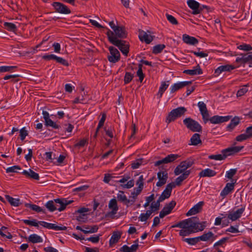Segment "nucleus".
I'll list each match as a JSON object with an SVG mask.
<instances>
[{"instance_id": "4468645a", "label": "nucleus", "mask_w": 252, "mask_h": 252, "mask_svg": "<svg viewBox=\"0 0 252 252\" xmlns=\"http://www.w3.org/2000/svg\"><path fill=\"white\" fill-rule=\"evenodd\" d=\"M188 6L192 10V14L197 15L200 13V4L195 0H187V1Z\"/></svg>"}, {"instance_id": "cd10ccee", "label": "nucleus", "mask_w": 252, "mask_h": 252, "mask_svg": "<svg viewBox=\"0 0 252 252\" xmlns=\"http://www.w3.org/2000/svg\"><path fill=\"white\" fill-rule=\"evenodd\" d=\"M138 247V244H133L130 247L125 245L120 249V251L121 252H136Z\"/></svg>"}, {"instance_id": "9d476101", "label": "nucleus", "mask_w": 252, "mask_h": 252, "mask_svg": "<svg viewBox=\"0 0 252 252\" xmlns=\"http://www.w3.org/2000/svg\"><path fill=\"white\" fill-rule=\"evenodd\" d=\"M180 157V156L178 154H170L162 159L155 162L154 165L157 167L159 166L162 164H167L173 162Z\"/></svg>"}, {"instance_id": "774afa93", "label": "nucleus", "mask_w": 252, "mask_h": 252, "mask_svg": "<svg viewBox=\"0 0 252 252\" xmlns=\"http://www.w3.org/2000/svg\"><path fill=\"white\" fill-rule=\"evenodd\" d=\"M160 203L158 201L153 202L151 205V209L154 210V211H157L159 209Z\"/></svg>"}, {"instance_id": "4c0bfd02", "label": "nucleus", "mask_w": 252, "mask_h": 252, "mask_svg": "<svg viewBox=\"0 0 252 252\" xmlns=\"http://www.w3.org/2000/svg\"><path fill=\"white\" fill-rule=\"evenodd\" d=\"M176 204V202L175 201L172 200L168 204H166L163 207V209L166 211L168 214H169L175 207Z\"/></svg>"}, {"instance_id": "dca6fc26", "label": "nucleus", "mask_w": 252, "mask_h": 252, "mask_svg": "<svg viewBox=\"0 0 252 252\" xmlns=\"http://www.w3.org/2000/svg\"><path fill=\"white\" fill-rule=\"evenodd\" d=\"M158 181L157 183L156 186L160 187L166 184L168 179V173L166 171H160L157 174Z\"/></svg>"}, {"instance_id": "864d4df0", "label": "nucleus", "mask_w": 252, "mask_h": 252, "mask_svg": "<svg viewBox=\"0 0 252 252\" xmlns=\"http://www.w3.org/2000/svg\"><path fill=\"white\" fill-rule=\"evenodd\" d=\"M134 185V180H131L127 182L126 184H121L120 186V187H121L122 189H130L133 187Z\"/></svg>"}, {"instance_id": "c9c22d12", "label": "nucleus", "mask_w": 252, "mask_h": 252, "mask_svg": "<svg viewBox=\"0 0 252 252\" xmlns=\"http://www.w3.org/2000/svg\"><path fill=\"white\" fill-rule=\"evenodd\" d=\"M248 55V54H240V57L236 58V62L241 64H245L249 62Z\"/></svg>"}, {"instance_id": "3c124183", "label": "nucleus", "mask_w": 252, "mask_h": 252, "mask_svg": "<svg viewBox=\"0 0 252 252\" xmlns=\"http://www.w3.org/2000/svg\"><path fill=\"white\" fill-rule=\"evenodd\" d=\"M238 48L240 50H242L245 51H250L252 50V47L250 44L243 43L238 46Z\"/></svg>"}, {"instance_id": "052dcab7", "label": "nucleus", "mask_w": 252, "mask_h": 252, "mask_svg": "<svg viewBox=\"0 0 252 252\" xmlns=\"http://www.w3.org/2000/svg\"><path fill=\"white\" fill-rule=\"evenodd\" d=\"M197 105L199 108L200 113H203L204 111H207V110H208L207 109L206 105L204 102L199 101Z\"/></svg>"}, {"instance_id": "0eeeda50", "label": "nucleus", "mask_w": 252, "mask_h": 252, "mask_svg": "<svg viewBox=\"0 0 252 252\" xmlns=\"http://www.w3.org/2000/svg\"><path fill=\"white\" fill-rule=\"evenodd\" d=\"M183 124L188 129L192 132H201L202 131V126L199 123L190 117L183 120Z\"/></svg>"}, {"instance_id": "de8ad7c7", "label": "nucleus", "mask_w": 252, "mask_h": 252, "mask_svg": "<svg viewBox=\"0 0 252 252\" xmlns=\"http://www.w3.org/2000/svg\"><path fill=\"white\" fill-rule=\"evenodd\" d=\"M142 68V65L141 64H138V69L137 71V75L139 77V80L141 82H142V81L143 80L144 78L145 77V75H144V73H143Z\"/></svg>"}, {"instance_id": "2f4dec72", "label": "nucleus", "mask_w": 252, "mask_h": 252, "mask_svg": "<svg viewBox=\"0 0 252 252\" xmlns=\"http://www.w3.org/2000/svg\"><path fill=\"white\" fill-rule=\"evenodd\" d=\"M121 236V233L118 232H114L109 240V245L112 246L113 244L117 243Z\"/></svg>"}, {"instance_id": "393cba45", "label": "nucleus", "mask_w": 252, "mask_h": 252, "mask_svg": "<svg viewBox=\"0 0 252 252\" xmlns=\"http://www.w3.org/2000/svg\"><path fill=\"white\" fill-rule=\"evenodd\" d=\"M234 183H228L220 192V196L225 197L231 192L234 188Z\"/></svg>"}, {"instance_id": "20e7f679", "label": "nucleus", "mask_w": 252, "mask_h": 252, "mask_svg": "<svg viewBox=\"0 0 252 252\" xmlns=\"http://www.w3.org/2000/svg\"><path fill=\"white\" fill-rule=\"evenodd\" d=\"M109 41L117 47L125 56H127L129 52V45L127 41L117 39L115 37L109 36Z\"/></svg>"}, {"instance_id": "5701e85b", "label": "nucleus", "mask_w": 252, "mask_h": 252, "mask_svg": "<svg viewBox=\"0 0 252 252\" xmlns=\"http://www.w3.org/2000/svg\"><path fill=\"white\" fill-rule=\"evenodd\" d=\"M139 38L141 41H144L147 44L150 43L153 40V37L148 34L144 31H141L139 32Z\"/></svg>"}, {"instance_id": "0e129e2a", "label": "nucleus", "mask_w": 252, "mask_h": 252, "mask_svg": "<svg viewBox=\"0 0 252 252\" xmlns=\"http://www.w3.org/2000/svg\"><path fill=\"white\" fill-rule=\"evenodd\" d=\"M201 114L202 116V119L204 123L206 124L208 121H210V118H209V114L208 110H207V111H204Z\"/></svg>"}, {"instance_id": "6e6d98bb", "label": "nucleus", "mask_w": 252, "mask_h": 252, "mask_svg": "<svg viewBox=\"0 0 252 252\" xmlns=\"http://www.w3.org/2000/svg\"><path fill=\"white\" fill-rule=\"evenodd\" d=\"M98 227L96 225H90V228H89V230H85L84 231V234H89V233H95L98 231Z\"/></svg>"}, {"instance_id": "e2e57ef3", "label": "nucleus", "mask_w": 252, "mask_h": 252, "mask_svg": "<svg viewBox=\"0 0 252 252\" xmlns=\"http://www.w3.org/2000/svg\"><path fill=\"white\" fill-rule=\"evenodd\" d=\"M57 57L58 56H56L54 54H50V55L46 54V55L43 56L42 59L45 60H47V61H50V60H52L56 61Z\"/></svg>"}, {"instance_id": "a211bd4d", "label": "nucleus", "mask_w": 252, "mask_h": 252, "mask_svg": "<svg viewBox=\"0 0 252 252\" xmlns=\"http://www.w3.org/2000/svg\"><path fill=\"white\" fill-rule=\"evenodd\" d=\"M192 83V81H184V82H180L174 84L170 87V92L171 93H173L184 87H185Z\"/></svg>"}, {"instance_id": "c03bdc74", "label": "nucleus", "mask_w": 252, "mask_h": 252, "mask_svg": "<svg viewBox=\"0 0 252 252\" xmlns=\"http://www.w3.org/2000/svg\"><path fill=\"white\" fill-rule=\"evenodd\" d=\"M229 237H223L216 243L214 244V248L215 249H217L218 246H221L224 245L225 243L229 240Z\"/></svg>"}, {"instance_id": "bb28decb", "label": "nucleus", "mask_w": 252, "mask_h": 252, "mask_svg": "<svg viewBox=\"0 0 252 252\" xmlns=\"http://www.w3.org/2000/svg\"><path fill=\"white\" fill-rule=\"evenodd\" d=\"M217 172L215 171L210 168H207L202 170L198 175L200 177H212L215 176Z\"/></svg>"}, {"instance_id": "39448f33", "label": "nucleus", "mask_w": 252, "mask_h": 252, "mask_svg": "<svg viewBox=\"0 0 252 252\" xmlns=\"http://www.w3.org/2000/svg\"><path fill=\"white\" fill-rule=\"evenodd\" d=\"M187 111V108L182 106L173 109L166 117V123L169 124L171 122L175 121L177 118L184 116Z\"/></svg>"}, {"instance_id": "8fccbe9b", "label": "nucleus", "mask_w": 252, "mask_h": 252, "mask_svg": "<svg viewBox=\"0 0 252 252\" xmlns=\"http://www.w3.org/2000/svg\"><path fill=\"white\" fill-rule=\"evenodd\" d=\"M166 18L167 20L172 24L174 25H177L178 24V21L176 19L171 15H170L168 13L165 14Z\"/></svg>"}, {"instance_id": "b1692460", "label": "nucleus", "mask_w": 252, "mask_h": 252, "mask_svg": "<svg viewBox=\"0 0 252 252\" xmlns=\"http://www.w3.org/2000/svg\"><path fill=\"white\" fill-rule=\"evenodd\" d=\"M183 73L189 75H201L203 73V71L199 65L198 64L196 66L193 67L192 69L185 70Z\"/></svg>"}, {"instance_id": "a18cd8bd", "label": "nucleus", "mask_w": 252, "mask_h": 252, "mask_svg": "<svg viewBox=\"0 0 252 252\" xmlns=\"http://www.w3.org/2000/svg\"><path fill=\"white\" fill-rule=\"evenodd\" d=\"M134 77L133 74H131L130 72H126L125 75L124 76V83L125 84H128L131 82Z\"/></svg>"}, {"instance_id": "f8f14e48", "label": "nucleus", "mask_w": 252, "mask_h": 252, "mask_svg": "<svg viewBox=\"0 0 252 252\" xmlns=\"http://www.w3.org/2000/svg\"><path fill=\"white\" fill-rule=\"evenodd\" d=\"M39 224L48 229H53L56 231L65 230L67 227L61 225L60 226L55 223H48L44 221H39Z\"/></svg>"}, {"instance_id": "412c9836", "label": "nucleus", "mask_w": 252, "mask_h": 252, "mask_svg": "<svg viewBox=\"0 0 252 252\" xmlns=\"http://www.w3.org/2000/svg\"><path fill=\"white\" fill-rule=\"evenodd\" d=\"M108 207L111 209V211L109 212L108 215H115L118 209V206L117 205V202L115 198L111 199L109 202Z\"/></svg>"}, {"instance_id": "a19ab883", "label": "nucleus", "mask_w": 252, "mask_h": 252, "mask_svg": "<svg viewBox=\"0 0 252 252\" xmlns=\"http://www.w3.org/2000/svg\"><path fill=\"white\" fill-rule=\"evenodd\" d=\"M140 188H134L133 191L131 192V195L129 196V198L131 200H133V203L135 202L137 196L141 193L142 190L140 189Z\"/></svg>"}, {"instance_id": "aec40b11", "label": "nucleus", "mask_w": 252, "mask_h": 252, "mask_svg": "<svg viewBox=\"0 0 252 252\" xmlns=\"http://www.w3.org/2000/svg\"><path fill=\"white\" fill-rule=\"evenodd\" d=\"M244 211L245 207H242L234 212H230L227 217L232 221H235L241 217Z\"/></svg>"}, {"instance_id": "09e8293b", "label": "nucleus", "mask_w": 252, "mask_h": 252, "mask_svg": "<svg viewBox=\"0 0 252 252\" xmlns=\"http://www.w3.org/2000/svg\"><path fill=\"white\" fill-rule=\"evenodd\" d=\"M16 66H0V73L11 71L14 68H17Z\"/></svg>"}, {"instance_id": "13d9d810", "label": "nucleus", "mask_w": 252, "mask_h": 252, "mask_svg": "<svg viewBox=\"0 0 252 252\" xmlns=\"http://www.w3.org/2000/svg\"><path fill=\"white\" fill-rule=\"evenodd\" d=\"M28 135V132L25 127H23L20 130V136L21 140H24Z\"/></svg>"}, {"instance_id": "f704fd0d", "label": "nucleus", "mask_w": 252, "mask_h": 252, "mask_svg": "<svg viewBox=\"0 0 252 252\" xmlns=\"http://www.w3.org/2000/svg\"><path fill=\"white\" fill-rule=\"evenodd\" d=\"M25 206L28 208H30L32 210L34 211L37 213L43 212V213H45L44 210L35 204L26 203L25 204Z\"/></svg>"}, {"instance_id": "ddd939ff", "label": "nucleus", "mask_w": 252, "mask_h": 252, "mask_svg": "<svg viewBox=\"0 0 252 252\" xmlns=\"http://www.w3.org/2000/svg\"><path fill=\"white\" fill-rule=\"evenodd\" d=\"M236 68V66L231 64L220 65L215 69L214 74L215 76H218L223 72H230Z\"/></svg>"}, {"instance_id": "69168bd1", "label": "nucleus", "mask_w": 252, "mask_h": 252, "mask_svg": "<svg viewBox=\"0 0 252 252\" xmlns=\"http://www.w3.org/2000/svg\"><path fill=\"white\" fill-rule=\"evenodd\" d=\"M248 89L247 88V86H244L242 88L239 89L237 93V96H241L243 95L245 93L248 92Z\"/></svg>"}, {"instance_id": "49530a36", "label": "nucleus", "mask_w": 252, "mask_h": 252, "mask_svg": "<svg viewBox=\"0 0 252 252\" xmlns=\"http://www.w3.org/2000/svg\"><path fill=\"white\" fill-rule=\"evenodd\" d=\"M101 236V234H99L98 235H94L93 236L86 238V240L90 241L93 243H97L100 240V236Z\"/></svg>"}, {"instance_id": "ea45409f", "label": "nucleus", "mask_w": 252, "mask_h": 252, "mask_svg": "<svg viewBox=\"0 0 252 252\" xmlns=\"http://www.w3.org/2000/svg\"><path fill=\"white\" fill-rule=\"evenodd\" d=\"M165 48L164 44H158L154 46L152 50V53L154 54H158L162 52V51Z\"/></svg>"}, {"instance_id": "72a5a7b5", "label": "nucleus", "mask_w": 252, "mask_h": 252, "mask_svg": "<svg viewBox=\"0 0 252 252\" xmlns=\"http://www.w3.org/2000/svg\"><path fill=\"white\" fill-rule=\"evenodd\" d=\"M54 199L53 200H49L45 204V207L47 209L51 212H53L56 210H58L59 208H58V205H55L54 204Z\"/></svg>"}, {"instance_id": "bf43d9fd", "label": "nucleus", "mask_w": 252, "mask_h": 252, "mask_svg": "<svg viewBox=\"0 0 252 252\" xmlns=\"http://www.w3.org/2000/svg\"><path fill=\"white\" fill-rule=\"evenodd\" d=\"M142 162L141 159H137L131 164V168L133 169L139 168L140 165L142 164Z\"/></svg>"}, {"instance_id": "1a4fd4ad", "label": "nucleus", "mask_w": 252, "mask_h": 252, "mask_svg": "<svg viewBox=\"0 0 252 252\" xmlns=\"http://www.w3.org/2000/svg\"><path fill=\"white\" fill-rule=\"evenodd\" d=\"M193 164V161L189 160H186L182 161L175 169L174 174L179 175L182 173L188 168L190 167Z\"/></svg>"}, {"instance_id": "9b49d317", "label": "nucleus", "mask_w": 252, "mask_h": 252, "mask_svg": "<svg viewBox=\"0 0 252 252\" xmlns=\"http://www.w3.org/2000/svg\"><path fill=\"white\" fill-rule=\"evenodd\" d=\"M52 5L55 11L63 14H69L71 13L70 9L65 4L60 2H54Z\"/></svg>"}, {"instance_id": "6e6552de", "label": "nucleus", "mask_w": 252, "mask_h": 252, "mask_svg": "<svg viewBox=\"0 0 252 252\" xmlns=\"http://www.w3.org/2000/svg\"><path fill=\"white\" fill-rule=\"evenodd\" d=\"M110 55L107 56V59L110 63H116L120 61L121 55L118 50L113 46L108 48Z\"/></svg>"}, {"instance_id": "58836bf2", "label": "nucleus", "mask_w": 252, "mask_h": 252, "mask_svg": "<svg viewBox=\"0 0 252 252\" xmlns=\"http://www.w3.org/2000/svg\"><path fill=\"white\" fill-rule=\"evenodd\" d=\"M3 27L5 29L10 32H15L17 30L16 26L12 23L4 22Z\"/></svg>"}, {"instance_id": "f3484780", "label": "nucleus", "mask_w": 252, "mask_h": 252, "mask_svg": "<svg viewBox=\"0 0 252 252\" xmlns=\"http://www.w3.org/2000/svg\"><path fill=\"white\" fill-rule=\"evenodd\" d=\"M231 116H220L219 115H215L210 118V122L211 123L213 124H220L223 122L228 121Z\"/></svg>"}, {"instance_id": "4d7b16f0", "label": "nucleus", "mask_w": 252, "mask_h": 252, "mask_svg": "<svg viewBox=\"0 0 252 252\" xmlns=\"http://www.w3.org/2000/svg\"><path fill=\"white\" fill-rule=\"evenodd\" d=\"M23 221L25 224L27 225L33 226L35 227H38V224H39V221L37 222L35 220H24Z\"/></svg>"}, {"instance_id": "473e14b6", "label": "nucleus", "mask_w": 252, "mask_h": 252, "mask_svg": "<svg viewBox=\"0 0 252 252\" xmlns=\"http://www.w3.org/2000/svg\"><path fill=\"white\" fill-rule=\"evenodd\" d=\"M169 81L167 82H162L161 83V85L159 87L158 92V95L159 96V98H161L162 96L163 93L165 91V90L167 89L169 86Z\"/></svg>"}, {"instance_id": "f257e3e1", "label": "nucleus", "mask_w": 252, "mask_h": 252, "mask_svg": "<svg viewBox=\"0 0 252 252\" xmlns=\"http://www.w3.org/2000/svg\"><path fill=\"white\" fill-rule=\"evenodd\" d=\"M189 221L185 228H182L179 231V235L181 236H189L190 234L203 231L206 227V221L199 222V218L197 217H193L189 218Z\"/></svg>"}, {"instance_id": "37998d69", "label": "nucleus", "mask_w": 252, "mask_h": 252, "mask_svg": "<svg viewBox=\"0 0 252 252\" xmlns=\"http://www.w3.org/2000/svg\"><path fill=\"white\" fill-rule=\"evenodd\" d=\"M189 221V218H188L187 219L180 221L179 222H178L177 223H176V224L173 225L172 226H171V227L172 228L179 227L181 228H185L186 225L188 224V222Z\"/></svg>"}, {"instance_id": "c756f323", "label": "nucleus", "mask_w": 252, "mask_h": 252, "mask_svg": "<svg viewBox=\"0 0 252 252\" xmlns=\"http://www.w3.org/2000/svg\"><path fill=\"white\" fill-rule=\"evenodd\" d=\"M200 135L198 133H195L193 134L190 138V143H189V145L196 146L199 144H201L202 141L200 139Z\"/></svg>"}, {"instance_id": "a878e982", "label": "nucleus", "mask_w": 252, "mask_h": 252, "mask_svg": "<svg viewBox=\"0 0 252 252\" xmlns=\"http://www.w3.org/2000/svg\"><path fill=\"white\" fill-rule=\"evenodd\" d=\"M21 173L24 175L28 178L36 180H38L39 179L38 174L31 169H30L29 171L24 170Z\"/></svg>"}, {"instance_id": "7c9ffc66", "label": "nucleus", "mask_w": 252, "mask_h": 252, "mask_svg": "<svg viewBox=\"0 0 252 252\" xmlns=\"http://www.w3.org/2000/svg\"><path fill=\"white\" fill-rule=\"evenodd\" d=\"M239 123V118L237 117H235L231 120L230 124L226 126L227 130L230 131H232Z\"/></svg>"}, {"instance_id": "6ab92c4d", "label": "nucleus", "mask_w": 252, "mask_h": 252, "mask_svg": "<svg viewBox=\"0 0 252 252\" xmlns=\"http://www.w3.org/2000/svg\"><path fill=\"white\" fill-rule=\"evenodd\" d=\"M204 202L203 201H200L196 204H195L194 206H193V207H192L186 214L187 216H190L191 215H193L195 214H196L198 213H199L202 209V206L204 205Z\"/></svg>"}, {"instance_id": "680f3d73", "label": "nucleus", "mask_w": 252, "mask_h": 252, "mask_svg": "<svg viewBox=\"0 0 252 252\" xmlns=\"http://www.w3.org/2000/svg\"><path fill=\"white\" fill-rule=\"evenodd\" d=\"M56 62L60 63V64L64 65L65 66H68L69 63L66 60L59 57H57Z\"/></svg>"}, {"instance_id": "7ed1b4c3", "label": "nucleus", "mask_w": 252, "mask_h": 252, "mask_svg": "<svg viewBox=\"0 0 252 252\" xmlns=\"http://www.w3.org/2000/svg\"><path fill=\"white\" fill-rule=\"evenodd\" d=\"M243 148L244 146H235L229 147L222 150V154L210 155L208 157V158L210 159L221 160L225 159L228 156L233 155L239 152L242 149H243Z\"/></svg>"}, {"instance_id": "e433bc0d", "label": "nucleus", "mask_w": 252, "mask_h": 252, "mask_svg": "<svg viewBox=\"0 0 252 252\" xmlns=\"http://www.w3.org/2000/svg\"><path fill=\"white\" fill-rule=\"evenodd\" d=\"M28 240L32 243H41L43 241L42 238L37 234H33L29 236Z\"/></svg>"}, {"instance_id": "79ce46f5", "label": "nucleus", "mask_w": 252, "mask_h": 252, "mask_svg": "<svg viewBox=\"0 0 252 252\" xmlns=\"http://www.w3.org/2000/svg\"><path fill=\"white\" fill-rule=\"evenodd\" d=\"M45 123L47 126H51L55 129H59L61 127L60 125L53 121L50 118L45 121Z\"/></svg>"}, {"instance_id": "f03ea898", "label": "nucleus", "mask_w": 252, "mask_h": 252, "mask_svg": "<svg viewBox=\"0 0 252 252\" xmlns=\"http://www.w3.org/2000/svg\"><path fill=\"white\" fill-rule=\"evenodd\" d=\"M217 237L218 236L217 235H215L212 231H208L207 233H203V234L200 236L194 238H183L182 241L192 246L196 245L200 241H211V242H213L217 239Z\"/></svg>"}, {"instance_id": "423d86ee", "label": "nucleus", "mask_w": 252, "mask_h": 252, "mask_svg": "<svg viewBox=\"0 0 252 252\" xmlns=\"http://www.w3.org/2000/svg\"><path fill=\"white\" fill-rule=\"evenodd\" d=\"M106 30H107L106 34L108 40L109 36L115 37L117 39H122L126 38L127 35L125 28L123 26H119L114 29V32L111 31L108 28H106Z\"/></svg>"}, {"instance_id": "4be33fe9", "label": "nucleus", "mask_w": 252, "mask_h": 252, "mask_svg": "<svg viewBox=\"0 0 252 252\" xmlns=\"http://www.w3.org/2000/svg\"><path fill=\"white\" fill-rule=\"evenodd\" d=\"M183 40L186 44L195 45L198 43V40L195 37L190 36L187 34L183 35Z\"/></svg>"}, {"instance_id": "5fc2aeb1", "label": "nucleus", "mask_w": 252, "mask_h": 252, "mask_svg": "<svg viewBox=\"0 0 252 252\" xmlns=\"http://www.w3.org/2000/svg\"><path fill=\"white\" fill-rule=\"evenodd\" d=\"M237 171V169H231L227 171L225 175V177L229 179H231L235 175Z\"/></svg>"}, {"instance_id": "c85d7f7f", "label": "nucleus", "mask_w": 252, "mask_h": 252, "mask_svg": "<svg viewBox=\"0 0 252 252\" xmlns=\"http://www.w3.org/2000/svg\"><path fill=\"white\" fill-rule=\"evenodd\" d=\"M5 197L11 206L18 207L22 204L19 198H14L9 195H5Z\"/></svg>"}, {"instance_id": "603ef678", "label": "nucleus", "mask_w": 252, "mask_h": 252, "mask_svg": "<svg viewBox=\"0 0 252 252\" xmlns=\"http://www.w3.org/2000/svg\"><path fill=\"white\" fill-rule=\"evenodd\" d=\"M21 168L19 165H14L9 167L6 169V173H17L16 170H21Z\"/></svg>"}, {"instance_id": "338daca9", "label": "nucleus", "mask_w": 252, "mask_h": 252, "mask_svg": "<svg viewBox=\"0 0 252 252\" xmlns=\"http://www.w3.org/2000/svg\"><path fill=\"white\" fill-rule=\"evenodd\" d=\"M248 139L249 138L248 137V136L246 135L245 133L240 134L236 137V140L239 142H242Z\"/></svg>"}, {"instance_id": "2eb2a0df", "label": "nucleus", "mask_w": 252, "mask_h": 252, "mask_svg": "<svg viewBox=\"0 0 252 252\" xmlns=\"http://www.w3.org/2000/svg\"><path fill=\"white\" fill-rule=\"evenodd\" d=\"M124 191L120 190L119 193L117 194V198L119 201L122 202L127 207L133 204V200L130 198L127 199V197L125 195Z\"/></svg>"}]
</instances>
